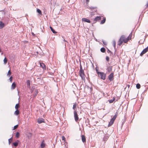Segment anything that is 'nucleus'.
<instances>
[{
	"label": "nucleus",
	"mask_w": 148,
	"mask_h": 148,
	"mask_svg": "<svg viewBox=\"0 0 148 148\" xmlns=\"http://www.w3.org/2000/svg\"><path fill=\"white\" fill-rule=\"evenodd\" d=\"M129 40V37L126 38L123 35L121 36L119 41L118 45H121L123 42L126 43Z\"/></svg>",
	"instance_id": "obj_1"
},
{
	"label": "nucleus",
	"mask_w": 148,
	"mask_h": 148,
	"mask_svg": "<svg viewBox=\"0 0 148 148\" xmlns=\"http://www.w3.org/2000/svg\"><path fill=\"white\" fill-rule=\"evenodd\" d=\"M79 76L81 77L82 79L85 81V75L84 74V71L82 69V66L81 65L80 66V69L79 72Z\"/></svg>",
	"instance_id": "obj_2"
},
{
	"label": "nucleus",
	"mask_w": 148,
	"mask_h": 148,
	"mask_svg": "<svg viewBox=\"0 0 148 148\" xmlns=\"http://www.w3.org/2000/svg\"><path fill=\"white\" fill-rule=\"evenodd\" d=\"M117 116V114H115L113 117L110 120V121L109 122V124L108 125V127H110L114 123V121L116 119Z\"/></svg>",
	"instance_id": "obj_3"
},
{
	"label": "nucleus",
	"mask_w": 148,
	"mask_h": 148,
	"mask_svg": "<svg viewBox=\"0 0 148 148\" xmlns=\"http://www.w3.org/2000/svg\"><path fill=\"white\" fill-rule=\"evenodd\" d=\"M97 74L99 77L103 80H105L106 79V75L103 72H97Z\"/></svg>",
	"instance_id": "obj_4"
},
{
	"label": "nucleus",
	"mask_w": 148,
	"mask_h": 148,
	"mask_svg": "<svg viewBox=\"0 0 148 148\" xmlns=\"http://www.w3.org/2000/svg\"><path fill=\"white\" fill-rule=\"evenodd\" d=\"M133 99V100H131V101H130V103H132L131 104V109L132 110H133V108L134 107V105L136 103V100L135 99V98H132L131 100Z\"/></svg>",
	"instance_id": "obj_5"
},
{
	"label": "nucleus",
	"mask_w": 148,
	"mask_h": 148,
	"mask_svg": "<svg viewBox=\"0 0 148 148\" xmlns=\"http://www.w3.org/2000/svg\"><path fill=\"white\" fill-rule=\"evenodd\" d=\"M148 51V46L145 48L144 49L140 54V56H142L143 55L145 54Z\"/></svg>",
	"instance_id": "obj_6"
},
{
	"label": "nucleus",
	"mask_w": 148,
	"mask_h": 148,
	"mask_svg": "<svg viewBox=\"0 0 148 148\" xmlns=\"http://www.w3.org/2000/svg\"><path fill=\"white\" fill-rule=\"evenodd\" d=\"M112 67L113 66H108L106 69L107 71V73H109L111 72L112 71Z\"/></svg>",
	"instance_id": "obj_7"
},
{
	"label": "nucleus",
	"mask_w": 148,
	"mask_h": 148,
	"mask_svg": "<svg viewBox=\"0 0 148 148\" xmlns=\"http://www.w3.org/2000/svg\"><path fill=\"white\" fill-rule=\"evenodd\" d=\"M74 114L75 120L77 122L78 120L79 117L76 111H74Z\"/></svg>",
	"instance_id": "obj_8"
},
{
	"label": "nucleus",
	"mask_w": 148,
	"mask_h": 148,
	"mask_svg": "<svg viewBox=\"0 0 148 148\" xmlns=\"http://www.w3.org/2000/svg\"><path fill=\"white\" fill-rule=\"evenodd\" d=\"M108 78L109 80L110 81H112L114 79V73L113 72L112 73L108 76Z\"/></svg>",
	"instance_id": "obj_9"
},
{
	"label": "nucleus",
	"mask_w": 148,
	"mask_h": 148,
	"mask_svg": "<svg viewBox=\"0 0 148 148\" xmlns=\"http://www.w3.org/2000/svg\"><path fill=\"white\" fill-rule=\"evenodd\" d=\"M136 50L135 49L134 50H132L130 51V53L131 54V56L132 57V56H134L135 54L136 53Z\"/></svg>",
	"instance_id": "obj_10"
},
{
	"label": "nucleus",
	"mask_w": 148,
	"mask_h": 148,
	"mask_svg": "<svg viewBox=\"0 0 148 148\" xmlns=\"http://www.w3.org/2000/svg\"><path fill=\"white\" fill-rule=\"evenodd\" d=\"M101 16H97L94 20V21L95 23L97 21H99L101 20Z\"/></svg>",
	"instance_id": "obj_11"
},
{
	"label": "nucleus",
	"mask_w": 148,
	"mask_h": 148,
	"mask_svg": "<svg viewBox=\"0 0 148 148\" xmlns=\"http://www.w3.org/2000/svg\"><path fill=\"white\" fill-rule=\"evenodd\" d=\"M82 21L84 22H87L88 23H90V21L88 19L86 18H83L82 19Z\"/></svg>",
	"instance_id": "obj_12"
},
{
	"label": "nucleus",
	"mask_w": 148,
	"mask_h": 148,
	"mask_svg": "<svg viewBox=\"0 0 148 148\" xmlns=\"http://www.w3.org/2000/svg\"><path fill=\"white\" fill-rule=\"evenodd\" d=\"M40 67H42L43 69L45 70L46 69V67L45 64L42 62L39 63Z\"/></svg>",
	"instance_id": "obj_13"
},
{
	"label": "nucleus",
	"mask_w": 148,
	"mask_h": 148,
	"mask_svg": "<svg viewBox=\"0 0 148 148\" xmlns=\"http://www.w3.org/2000/svg\"><path fill=\"white\" fill-rule=\"evenodd\" d=\"M16 86V85L15 83L14 82H13L11 86V89L12 90L14 89L15 88Z\"/></svg>",
	"instance_id": "obj_14"
},
{
	"label": "nucleus",
	"mask_w": 148,
	"mask_h": 148,
	"mask_svg": "<svg viewBox=\"0 0 148 148\" xmlns=\"http://www.w3.org/2000/svg\"><path fill=\"white\" fill-rule=\"evenodd\" d=\"M82 140L83 142L84 143L86 142V138L85 136L84 135L81 136Z\"/></svg>",
	"instance_id": "obj_15"
},
{
	"label": "nucleus",
	"mask_w": 148,
	"mask_h": 148,
	"mask_svg": "<svg viewBox=\"0 0 148 148\" xmlns=\"http://www.w3.org/2000/svg\"><path fill=\"white\" fill-rule=\"evenodd\" d=\"M5 26V24L1 21H0V29H2Z\"/></svg>",
	"instance_id": "obj_16"
},
{
	"label": "nucleus",
	"mask_w": 148,
	"mask_h": 148,
	"mask_svg": "<svg viewBox=\"0 0 148 148\" xmlns=\"http://www.w3.org/2000/svg\"><path fill=\"white\" fill-rule=\"evenodd\" d=\"M37 122L38 123L40 124L44 122V120L42 119H38V120Z\"/></svg>",
	"instance_id": "obj_17"
},
{
	"label": "nucleus",
	"mask_w": 148,
	"mask_h": 148,
	"mask_svg": "<svg viewBox=\"0 0 148 148\" xmlns=\"http://www.w3.org/2000/svg\"><path fill=\"white\" fill-rule=\"evenodd\" d=\"M45 143L44 141L43 140L42 141V142L41 145H40V147H41V148H44L45 146Z\"/></svg>",
	"instance_id": "obj_18"
},
{
	"label": "nucleus",
	"mask_w": 148,
	"mask_h": 148,
	"mask_svg": "<svg viewBox=\"0 0 148 148\" xmlns=\"http://www.w3.org/2000/svg\"><path fill=\"white\" fill-rule=\"evenodd\" d=\"M115 100V97H114L113 98L112 100H108V101L110 103H112Z\"/></svg>",
	"instance_id": "obj_19"
},
{
	"label": "nucleus",
	"mask_w": 148,
	"mask_h": 148,
	"mask_svg": "<svg viewBox=\"0 0 148 148\" xmlns=\"http://www.w3.org/2000/svg\"><path fill=\"white\" fill-rule=\"evenodd\" d=\"M132 31H133V30L131 31V33H130V40H131V39L133 38L134 37V34L133 36L132 35V34H133Z\"/></svg>",
	"instance_id": "obj_20"
},
{
	"label": "nucleus",
	"mask_w": 148,
	"mask_h": 148,
	"mask_svg": "<svg viewBox=\"0 0 148 148\" xmlns=\"http://www.w3.org/2000/svg\"><path fill=\"white\" fill-rule=\"evenodd\" d=\"M38 92L37 90H34V93L33 94V96L34 97H35L38 94Z\"/></svg>",
	"instance_id": "obj_21"
},
{
	"label": "nucleus",
	"mask_w": 148,
	"mask_h": 148,
	"mask_svg": "<svg viewBox=\"0 0 148 148\" xmlns=\"http://www.w3.org/2000/svg\"><path fill=\"white\" fill-rule=\"evenodd\" d=\"M103 19L102 20L100 24H103L106 21V18L105 17H103Z\"/></svg>",
	"instance_id": "obj_22"
},
{
	"label": "nucleus",
	"mask_w": 148,
	"mask_h": 148,
	"mask_svg": "<svg viewBox=\"0 0 148 148\" xmlns=\"http://www.w3.org/2000/svg\"><path fill=\"white\" fill-rule=\"evenodd\" d=\"M19 114V111L18 110H16L14 112V114L16 115H18Z\"/></svg>",
	"instance_id": "obj_23"
},
{
	"label": "nucleus",
	"mask_w": 148,
	"mask_h": 148,
	"mask_svg": "<svg viewBox=\"0 0 148 148\" xmlns=\"http://www.w3.org/2000/svg\"><path fill=\"white\" fill-rule=\"evenodd\" d=\"M77 106V104L76 103H75L73 105V109L75 110V111H76V107Z\"/></svg>",
	"instance_id": "obj_24"
},
{
	"label": "nucleus",
	"mask_w": 148,
	"mask_h": 148,
	"mask_svg": "<svg viewBox=\"0 0 148 148\" xmlns=\"http://www.w3.org/2000/svg\"><path fill=\"white\" fill-rule=\"evenodd\" d=\"M136 88L137 89H139L140 88V84L138 83L137 84H136Z\"/></svg>",
	"instance_id": "obj_25"
},
{
	"label": "nucleus",
	"mask_w": 148,
	"mask_h": 148,
	"mask_svg": "<svg viewBox=\"0 0 148 148\" xmlns=\"http://www.w3.org/2000/svg\"><path fill=\"white\" fill-rule=\"evenodd\" d=\"M37 12L38 13L42 15V13L41 11L39 9H37L36 10Z\"/></svg>",
	"instance_id": "obj_26"
},
{
	"label": "nucleus",
	"mask_w": 148,
	"mask_h": 148,
	"mask_svg": "<svg viewBox=\"0 0 148 148\" xmlns=\"http://www.w3.org/2000/svg\"><path fill=\"white\" fill-rule=\"evenodd\" d=\"M101 51L103 53H104L106 51V49L102 47L101 49Z\"/></svg>",
	"instance_id": "obj_27"
},
{
	"label": "nucleus",
	"mask_w": 148,
	"mask_h": 148,
	"mask_svg": "<svg viewBox=\"0 0 148 148\" xmlns=\"http://www.w3.org/2000/svg\"><path fill=\"white\" fill-rule=\"evenodd\" d=\"M7 61L8 60L7 58L6 57H5L3 60L4 64H5L7 63Z\"/></svg>",
	"instance_id": "obj_28"
},
{
	"label": "nucleus",
	"mask_w": 148,
	"mask_h": 148,
	"mask_svg": "<svg viewBox=\"0 0 148 148\" xmlns=\"http://www.w3.org/2000/svg\"><path fill=\"white\" fill-rule=\"evenodd\" d=\"M19 107V103L17 104L15 106V108L16 110H18V108Z\"/></svg>",
	"instance_id": "obj_29"
},
{
	"label": "nucleus",
	"mask_w": 148,
	"mask_h": 148,
	"mask_svg": "<svg viewBox=\"0 0 148 148\" xmlns=\"http://www.w3.org/2000/svg\"><path fill=\"white\" fill-rule=\"evenodd\" d=\"M50 28L51 29V31H52V32L54 34L56 33V32L55 31V30L52 27H50Z\"/></svg>",
	"instance_id": "obj_30"
},
{
	"label": "nucleus",
	"mask_w": 148,
	"mask_h": 148,
	"mask_svg": "<svg viewBox=\"0 0 148 148\" xmlns=\"http://www.w3.org/2000/svg\"><path fill=\"white\" fill-rule=\"evenodd\" d=\"M20 136V134L19 132H17L16 133V137L17 138H18Z\"/></svg>",
	"instance_id": "obj_31"
},
{
	"label": "nucleus",
	"mask_w": 148,
	"mask_h": 148,
	"mask_svg": "<svg viewBox=\"0 0 148 148\" xmlns=\"http://www.w3.org/2000/svg\"><path fill=\"white\" fill-rule=\"evenodd\" d=\"M12 137L8 139V143H9V145H10V143L12 142Z\"/></svg>",
	"instance_id": "obj_32"
},
{
	"label": "nucleus",
	"mask_w": 148,
	"mask_h": 148,
	"mask_svg": "<svg viewBox=\"0 0 148 148\" xmlns=\"http://www.w3.org/2000/svg\"><path fill=\"white\" fill-rule=\"evenodd\" d=\"M11 72L10 70L8 71L7 75L8 76H10L11 75Z\"/></svg>",
	"instance_id": "obj_33"
},
{
	"label": "nucleus",
	"mask_w": 148,
	"mask_h": 148,
	"mask_svg": "<svg viewBox=\"0 0 148 148\" xmlns=\"http://www.w3.org/2000/svg\"><path fill=\"white\" fill-rule=\"evenodd\" d=\"M13 144L15 147H16L18 145V142H16L14 143Z\"/></svg>",
	"instance_id": "obj_34"
},
{
	"label": "nucleus",
	"mask_w": 148,
	"mask_h": 148,
	"mask_svg": "<svg viewBox=\"0 0 148 148\" xmlns=\"http://www.w3.org/2000/svg\"><path fill=\"white\" fill-rule=\"evenodd\" d=\"M144 41H143L142 40H140L138 41V43L140 44H142L143 43Z\"/></svg>",
	"instance_id": "obj_35"
},
{
	"label": "nucleus",
	"mask_w": 148,
	"mask_h": 148,
	"mask_svg": "<svg viewBox=\"0 0 148 148\" xmlns=\"http://www.w3.org/2000/svg\"><path fill=\"white\" fill-rule=\"evenodd\" d=\"M27 85L28 86H30V82L29 80H27Z\"/></svg>",
	"instance_id": "obj_36"
},
{
	"label": "nucleus",
	"mask_w": 148,
	"mask_h": 148,
	"mask_svg": "<svg viewBox=\"0 0 148 148\" xmlns=\"http://www.w3.org/2000/svg\"><path fill=\"white\" fill-rule=\"evenodd\" d=\"M18 125L14 126V127L13 130H15V129H16L18 128Z\"/></svg>",
	"instance_id": "obj_37"
},
{
	"label": "nucleus",
	"mask_w": 148,
	"mask_h": 148,
	"mask_svg": "<svg viewBox=\"0 0 148 148\" xmlns=\"http://www.w3.org/2000/svg\"><path fill=\"white\" fill-rule=\"evenodd\" d=\"M106 60L108 62L109 61L110 59L108 56H106Z\"/></svg>",
	"instance_id": "obj_38"
},
{
	"label": "nucleus",
	"mask_w": 148,
	"mask_h": 148,
	"mask_svg": "<svg viewBox=\"0 0 148 148\" xmlns=\"http://www.w3.org/2000/svg\"><path fill=\"white\" fill-rule=\"evenodd\" d=\"M143 16H144L143 14H141L140 15V16H139V19H140V17H141V19H140V21H141V20H142V17H143Z\"/></svg>",
	"instance_id": "obj_39"
},
{
	"label": "nucleus",
	"mask_w": 148,
	"mask_h": 148,
	"mask_svg": "<svg viewBox=\"0 0 148 148\" xmlns=\"http://www.w3.org/2000/svg\"><path fill=\"white\" fill-rule=\"evenodd\" d=\"M9 80L10 82H12V76H11L9 78Z\"/></svg>",
	"instance_id": "obj_40"
},
{
	"label": "nucleus",
	"mask_w": 148,
	"mask_h": 148,
	"mask_svg": "<svg viewBox=\"0 0 148 148\" xmlns=\"http://www.w3.org/2000/svg\"><path fill=\"white\" fill-rule=\"evenodd\" d=\"M62 140L64 141H65V138L64 136H62Z\"/></svg>",
	"instance_id": "obj_41"
},
{
	"label": "nucleus",
	"mask_w": 148,
	"mask_h": 148,
	"mask_svg": "<svg viewBox=\"0 0 148 148\" xmlns=\"http://www.w3.org/2000/svg\"><path fill=\"white\" fill-rule=\"evenodd\" d=\"M23 42L24 44L27 43L28 42V41L27 40H24L23 41Z\"/></svg>",
	"instance_id": "obj_42"
},
{
	"label": "nucleus",
	"mask_w": 148,
	"mask_h": 148,
	"mask_svg": "<svg viewBox=\"0 0 148 148\" xmlns=\"http://www.w3.org/2000/svg\"><path fill=\"white\" fill-rule=\"evenodd\" d=\"M145 5L147 7H148V1L147 3Z\"/></svg>",
	"instance_id": "obj_43"
},
{
	"label": "nucleus",
	"mask_w": 148,
	"mask_h": 148,
	"mask_svg": "<svg viewBox=\"0 0 148 148\" xmlns=\"http://www.w3.org/2000/svg\"><path fill=\"white\" fill-rule=\"evenodd\" d=\"M147 91V90H146H146H145L143 92V93H145V92H146Z\"/></svg>",
	"instance_id": "obj_44"
},
{
	"label": "nucleus",
	"mask_w": 148,
	"mask_h": 148,
	"mask_svg": "<svg viewBox=\"0 0 148 148\" xmlns=\"http://www.w3.org/2000/svg\"><path fill=\"white\" fill-rule=\"evenodd\" d=\"M86 1L87 3L89 2V0H86Z\"/></svg>",
	"instance_id": "obj_45"
},
{
	"label": "nucleus",
	"mask_w": 148,
	"mask_h": 148,
	"mask_svg": "<svg viewBox=\"0 0 148 148\" xmlns=\"http://www.w3.org/2000/svg\"><path fill=\"white\" fill-rule=\"evenodd\" d=\"M132 120L131 121H130V124L132 123Z\"/></svg>",
	"instance_id": "obj_46"
},
{
	"label": "nucleus",
	"mask_w": 148,
	"mask_h": 148,
	"mask_svg": "<svg viewBox=\"0 0 148 148\" xmlns=\"http://www.w3.org/2000/svg\"><path fill=\"white\" fill-rule=\"evenodd\" d=\"M134 116H133V119L134 118Z\"/></svg>",
	"instance_id": "obj_47"
},
{
	"label": "nucleus",
	"mask_w": 148,
	"mask_h": 148,
	"mask_svg": "<svg viewBox=\"0 0 148 148\" xmlns=\"http://www.w3.org/2000/svg\"><path fill=\"white\" fill-rule=\"evenodd\" d=\"M128 87L129 88V86H130V85H128Z\"/></svg>",
	"instance_id": "obj_48"
},
{
	"label": "nucleus",
	"mask_w": 148,
	"mask_h": 148,
	"mask_svg": "<svg viewBox=\"0 0 148 148\" xmlns=\"http://www.w3.org/2000/svg\"><path fill=\"white\" fill-rule=\"evenodd\" d=\"M1 49L0 48V52H1Z\"/></svg>",
	"instance_id": "obj_49"
},
{
	"label": "nucleus",
	"mask_w": 148,
	"mask_h": 148,
	"mask_svg": "<svg viewBox=\"0 0 148 148\" xmlns=\"http://www.w3.org/2000/svg\"><path fill=\"white\" fill-rule=\"evenodd\" d=\"M145 40V38L144 39V41H144Z\"/></svg>",
	"instance_id": "obj_50"
},
{
	"label": "nucleus",
	"mask_w": 148,
	"mask_h": 148,
	"mask_svg": "<svg viewBox=\"0 0 148 148\" xmlns=\"http://www.w3.org/2000/svg\"><path fill=\"white\" fill-rule=\"evenodd\" d=\"M3 53H1V55H3Z\"/></svg>",
	"instance_id": "obj_51"
},
{
	"label": "nucleus",
	"mask_w": 148,
	"mask_h": 148,
	"mask_svg": "<svg viewBox=\"0 0 148 148\" xmlns=\"http://www.w3.org/2000/svg\"><path fill=\"white\" fill-rule=\"evenodd\" d=\"M105 44V43H103V44Z\"/></svg>",
	"instance_id": "obj_52"
},
{
	"label": "nucleus",
	"mask_w": 148,
	"mask_h": 148,
	"mask_svg": "<svg viewBox=\"0 0 148 148\" xmlns=\"http://www.w3.org/2000/svg\"><path fill=\"white\" fill-rule=\"evenodd\" d=\"M105 44V43H103V44Z\"/></svg>",
	"instance_id": "obj_53"
},
{
	"label": "nucleus",
	"mask_w": 148,
	"mask_h": 148,
	"mask_svg": "<svg viewBox=\"0 0 148 148\" xmlns=\"http://www.w3.org/2000/svg\"><path fill=\"white\" fill-rule=\"evenodd\" d=\"M147 57H148V55H147Z\"/></svg>",
	"instance_id": "obj_54"
}]
</instances>
